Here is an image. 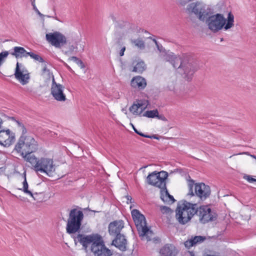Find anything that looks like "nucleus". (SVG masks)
<instances>
[{
  "label": "nucleus",
  "mask_w": 256,
  "mask_h": 256,
  "mask_svg": "<svg viewBox=\"0 0 256 256\" xmlns=\"http://www.w3.org/2000/svg\"><path fill=\"white\" fill-rule=\"evenodd\" d=\"M74 240L75 242L80 243L86 250L89 247L94 256H111L112 254V252L105 246L102 236L99 234H78Z\"/></svg>",
  "instance_id": "obj_1"
},
{
  "label": "nucleus",
  "mask_w": 256,
  "mask_h": 256,
  "mask_svg": "<svg viewBox=\"0 0 256 256\" xmlns=\"http://www.w3.org/2000/svg\"><path fill=\"white\" fill-rule=\"evenodd\" d=\"M162 57L166 62H170L178 72L184 76L188 80H190L196 68L189 61V58L186 54L176 56L172 52L166 51Z\"/></svg>",
  "instance_id": "obj_2"
},
{
  "label": "nucleus",
  "mask_w": 256,
  "mask_h": 256,
  "mask_svg": "<svg viewBox=\"0 0 256 256\" xmlns=\"http://www.w3.org/2000/svg\"><path fill=\"white\" fill-rule=\"evenodd\" d=\"M16 123L22 131V134L16 144L14 150L27 162L28 156H34L32 153L37 150L38 143L32 136L26 135V129L22 123L19 121H16Z\"/></svg>",
  "instance_id": "obj_3"
},
{
  "label": "nucleus",
  "mask_w": 256,
  "mask_h": 256,
  "mask_svg": "<svg viewBox=\"0 0 256 256\" xmlns=\"http://www.w3.org/2000/svg\"><path fill=\"white\" fill-rule=\"evenodd\" d=\"M206 21L208 28L213 32H217L224 28L227 30L234 26V16L230 12L227 18L220 14H216L212 16H209Z\"/></svg>",
  "instance_id": "obj_4"
},
{
  "label": "nucleus",
  "mask_w": 256,
  "mask_h": 256,
  "mask_svg": "<svg viewBox=\"0 0 256 256\" xmlns=\"http://www.w3.org/2000/svg\"><path fill=\"white\" fill-rule=\"evenodd\" d=\"M32 165V169L36 172L45 174L50 176L56 170V166L52 158L42 157L38 158L34 155L28 158V161Z\"/></svg>",
  "instance_id": "obj_5"
},
{
  "label": "nucleus",
  "mask_w": 256,
  "mask_h": 256,
  "mask_svg": "<svg viewBox=\"0 0 256 256\" xmlns=\"http://www.w3.org/2000/svg\"><path fill=\"white\" fill-rule=\"evenodd\" d=\"M196 204L187 201L179 203L176 210V218L181 224H185L189 222L196 213Z\"/></svg>",
  "instance_id": "obj_6"
},
{
  "label": "nucleus",
  "mask_w": 256,
  "mask_h": 256,
  "mask_svg": "<svg viewBox=\"0 0 256 256\" xmlns=\"http://www.w3.org/2000/svg\"><path fill=\"white\" fill-rule=\"evenodd\" d=\"M186 12L190 15H194L202 22H204L213 13L212 9L209 5L200 1L188 4Z\"/></svg>",
  "instance_id": "obj_7"
},
{
  "label": "nucleus",
  "mask_w": 256,
  "mask_h": 256,
  "mask_svg": "<svg viewBox=\"0 0 256 256\" xmlns=\"http://www.w3.org/2000/svg\"><path fill=\"white\" fill-rule=\"evenodd\" d=\"M132 216L142 240H146L147 241L150 240L153 232L146 226L144 216L136 209L132 211Z\"/></svg>",
  "instance_id": "obj_8"
},
{
  "label": "nucleus",
  "mask_w": 256,
  "mask_h": 256,
  "mask_svg": "<svg viewBox=\"0 0 256 256\" xmlns=\"http://www.w3.org/2000/svg\"><path fill=\"white\" fill-rule=\"evenodd\" d=\"M84 214L80 210L73 208L70 210L68 218L66 230L69 234L78 232L81 227Z\"/></svg>",
  "instance_id": "obj_9"
},
{
  "label": "nucleus",
  "mask_w": 256,
  "mask_h": 256,
  "mask_svg": "<svg viewBox=\"0 0 256 256\" xmlns=\"http://www.w3.org/2000/svg\"><path fill=\"white\" fill-rule=\"evenodd\" d=\"M189 192L188 195L194 196V194L201 200H206L209 196L210 194V190L209 186L204 183L194 184V182L189 184Z\"/></svg>",
  "instance_id": "obj_10"
},
{
  "label": "nucleus",
  "mask_w": 256,
  "mask_h": 256,
  "mask_svg": "<svg viewBox=\"0 0 256 256\" xmlns=\"http://www.w3.org/2000/svg\"><path fill=\"white\" fill-rule=\"evenodd\" d=\"M168 173L164 171L157 172L154 171L150 174L146 178V182L150 185L162 188L166 185V180Z\"/></svg>",
  "instance_id": "obj_11"
},
{
  "label": "nucleus",
  "mask_w": 256,
  "mask_h": 256,
  "mask_svg": "<svg viewBox=\"0 0 256 256\" xmlns=\"http://www.w3.org/2000/svg\"><path fill=\"white\" fill-rule=\"evenodd\" d=\"M64 90V87L62 84L56 82L54 75H52L50 94L54 99L58 102H64L66 98Z\"/></svg>",
  "instance_id": "obj_12"
},
{
  "label": "nucleus",
  "mask_w": 256,
  "mask_h": 256,
  "mask_svg": "<svg viewBox=\"0 0 256 256\" xmlns=\"http://www.w3.org/2000/svg\"><path fill=\"white\" fill-rule=\"evenodd\" d=\"M196 214L199 216L200 222L205 224L210 221H212L216 218L214 214L212 212L211 209L208 206H200L198 208L196 204Z\"/></svg>",
  "instance_id": "obj_13"
},
{
  "label": "nucleus",
  "mask_w": 256,
  "mask_h": 256,
  "mask_svg": "<svg viewBox=\"0 0 256 256\" xmlns=\"http://www.w3.org/2000/svg\"><path fill=\"white\" fill-rule=\"evenodd\" d=\"M46 38L47 41L56 48H60L66 42L65 36L58 32L46 34Z\"/></svg>",
  "instance_id": "obj_14"
},
{
  "label": "nucleus",
  "mask_w": 256,
  "mask_h": 256,
  "mask_svg": "<svg viewBox=\"0 0 256 256\" xmlns=\"http://www.w3.org/2000/svg\"><path fill=\"white\" fill-rule=\"evenodd\" d=\"M16 78L22 84L25 85L28 83L30 76L28 70L18 62L16 63V66L14 72Z\"/></svg>",
  "instance_id": "obj_15"
},
{
  "label": "nucleus",
  "mask_w": 256,
  "mask_h": 256,
  "mask_svg": "<svg viewBox=\"0 0 256 256\" xmlns=\"http://www.w3.org/2000/svg\"><path fill=\"white\" fill-rule=\"evenodd\" d=\"M148 102V100H138L134 103L129 108L130 111L134 115L138 116L146 108Z\"/></svg>",
  "instance_id": "obj_16"
},
{
  "label": "nucleus",
  "mask_w": 256,
  "mask_h": 256,
  "mask_svg": "<svg viewBox=\"0 0 256 256\" xmlns=\"http://www.w3.org/2000/svg\"><path fill=\"white\" fill-rule=\"evenodd\" d=\"M124 226L122 220H116L111 222L108 226V232L110 235L116 236L118 234H121L120 231Z\"/></svg>",
  "instance_id": "obj_17"
},
{
  "label": "nucleus",
  "mask_w": 256,
  "mask_h": 256,
  "mask_svg": "<svg viewBox=\"0 0 256 256\" xmlns=\"http://www.w3.org/2000/svg\"><path fill=\"white\" fill-rule=\"evenodd\" d=\"M112 244L120 250L125 251L126 250L127 242L123 234H118L112 240Z\"/></svg>",
  "instance_id": "obj_18"
},
{
  "label": "nucleus",
  "mask_w": 256,
  "mask_h": 256,
  "mask_svg": "<svg viewBox=\"0 0 256 256\" xmlns=\"http://www.w3.org/2000/svg\"><path fill=\"white\" fill-rule=\"evenodd\" d=\"M178 252L175 246L170 244H166L160 250V256H175Z\"/></svg>",
  "instance_id": "obj_19"
},
{
  "label": "nucleus",
  "mask_w": 256,
  "mask_h": 256,
  "mask_svg": "<svg viewBox=\"0 0 256 256\" xmlns=\"http://www.w3.org/2000/svg\"><path fill=\"white\" fill-rule=\"evenodd\" d=\"M131 86L133 88L143 90L146 86V80L141 76H134L131 80Z\"/></svg>",
  "instance_id": "obj_20"
},
{
  "label": "nucleus",
  "mask_w": 256,
  "mask_h": 256,
  "mask_svg": "<svg viewBox=\"0 0 256 256\" xmlns=\"http://www.w3.org/2000/svg\"><path fill=\"white\" fill-rule=\"evenodd\" d=\"M205 240L206 237L204 236H192L190 239L184 242V246L186 248H190L196 244L202 243Z\"/></svg>",
  "instance_id": "obj_21"
},
{
  "label": "nucleus",
  "mask_w": 256,
  "mask_h": 256,
  "mask_svg": "<svg viewBox=\"0 0 256 256\" xmlns=\"http://www.w3.org/2000/svg\"><path fill=\"white\" fill-rule=\"evenodd\" d=\"M160 189V198L162 200L166 203L170 204H172L175 200L172 196H171L168 192L166 186L165 187Z\"/></svg>",
  "instance_id": "obj_22"
},
{
  "label": "nucleus",
  "mask_w": 256,
  "mask_h": 256,
  "mask_svg": "<svg viewBox=\"0 0 256 256\" xmlns=\"http://www.w3.org/2000/svg\"><path fill=\"white\" fill-rule=\"evenodd\" d=\"M26 50L21 46H15L13 48V51L10 52V54L15 56L16 58H27L28 56V53Z\"/></svg>",
  "instance_id": "obj_23"
},
{
  "label": "nucleus",
  "mask_w": 256,
  "mask_h": 256,
  "mask_svg": "<svg viewBox=\"0 0 256 256\" xmlns=\"http://www.w3.org/2000/svg\"><path fill=\"white\" fill-rule=\"evenodd\" d=\"M146 64L142 61L138 62L134 66L132 72L142 73L146 70Z\"/></svg>",
  "instance_id": "obj_24"
},
{
  "label": "nucleus",
  "mask_w": 256,
  "mask_h": 256,
  "mask_svg": "<svg viewBox=\"0 0 256 256\" xmlns=\"http://www.w3.org/2000/svg\"><path fill=\"white\" fill-rule=\"evenodd\" d=\"M23 184V187L21 189L25 194H26L30 196L31 197H32L34 200H35V198L34 196V194L32 193V192L30 190H28V184L27 182L26 179V176L24 174V180L22 182Z\"/></svg>",
  "instance_id": "obj_25"
},
{
  "label": "nucleus",
  "mask_w": 256,
  "mask_h": 256,
  "mask_svg": "<svg viewBox=\"0 0 256 256\" xmlns=\"http://www.w3.org/2000/svg\"><path fill=\"white\" fill-rule=\"evenodd\" d=\"M80 42H75V45H71L69 46V50H68L65 51L64 54L68 56L70 54H72L73 52H77L78 51V45Z\"/></svg>",
  "instance_id": "obj_26"
},
{
  "label": "nucleus",
  "mask_w": 256,
  "mask_h": 256,
  "mask_svg": "<svg viewBox=\"0 0 256 256\" xmlns=\"http://www.w3.org/2000/svg\"><path fill=\"white\" fill-rule=\"evenodd\" d=\"M158 112L156 109L150 110H147L144 113V116L149 118H156V116H158Z\"/></svg>",
  "instance_id": "obj_27"
},
{
  "label": "nucleus",
  "mask_w": 256,
  "mask_h": 256,
  "mask_svg": "<svg viewBox=\"0 0 256 256\" xmlns=\"http://www.w3.org/2000/svg\"><path fill=\"white\" fill-rule=\"evenodd\" d=\"M132 43L134 44V46L138 47L140 49H144L145 47L144 42L141 39L132 40H131Z\"/></svg>",
  "instance_id": "obj_28"
},
{
  "label": "nucleus",
  "mask_w": 256,
  "mask_h": 256,
  "mask_svg": "<svg viewBox=\"0 0 256 256\" xmlns=\"http://www.w3.org/2000/svg\"><path fill=\"white\" fill-rule=\"evenodd\" d=\"M69 60H72L76 62L81 68H84L85 66L84 62L76 56H72L68 58Z\"/></svg>",
  "instance_id": "obj_29"
},
{
  "label": "nucleus",
  "mask_w": 256,
  "mask_h": 256,
  "mask_svg": "<svg viewBox=\"0 0 256 256\" xmlns=\"http://www.w3.org/2000/svg\"><path fill=\"white\" fill-rule=\"evenodd\" d=\"M28 53H29V54H28V56H30L31 58L34 59V60L38 61L40 62H44V60L38 54H34L32 52H28Z\"/></svg>",
  "instance_id": "obj_30"
},
{
  "label": "nucleus",
  "mask_w": 256,
  "mask_h": 256,
  "mask_svg": "<svg viewBox=\"0 0 256 256\" xmlns=\"http://www.w3.org/2000/svg\"><path fill=\"white\" fill-rule=\"evenodd\" d=\"M154 42L156 44L158 50L160 52V56L162 57L166 52V50L163 48V46L161 44H159L156 40H154Z\"/></svg>",
  "instance_id": "obj_31"
},
{
  "label": "nucleus",
  "mask_w": 256,
  "mask_h": 256,
  "mask_svg": "<svg viewBox=\"0 0 256 256\" xmlns=\"http://www.w3.org/2000/svg\"><path fill=\"white\" fill-rule=\"evenodd\" d=\"M9 54L8 52L4 51L0 53V66L2 64Z\"/></svg>",
  "instance_id": "obj_32"
},
{
  "label": "nucleus",
  "mask_w": 256,
  "mask_h": 256,
  "mask_svg": "<svg viewBox=\"0 0 256 256\" xmlns=\"http://www.w3.org/2000/svg\"><path fill=\"white\" fill-rule=\"evenodd\" d=\"M243 178L250 183L256 184V179L253 178L250 175L245 174Z\"/></svg>",
  "instance_id": "obj_33"
},
{
  "label": "nucleus",
  "mask_w": 256,
  "mask_h": 256,
  "mask_svg": "<svg viewBox=\"0 0 256 256\" xmlns=\"http://www.w3.org/2000/svg\"><path fill=\"white\" fill-rule=\"evenodd\" d=\"M44 64H42V72L43 74H48V75H53L52 74H50V70L47 68L46 64L45 62H43Z\"/></svg>",
  "instance_id": "obj_34"
},
{
  "label": "nucleus",
  "mask_w": 256,
  "mask_h": 256,
  "mask_svg": "<svg viewBox=\"0 0 256 256\" xmlns=\"http://www.w3.org/2000/svg\"><path fill=\"white\" fill-rule=\"evenodd\" d=\"M125 26H126L128 28L130 29L132 32H135V28H137V26L134 24H130L128 22L125 23Z\"/></svg>",
  "instance_id": "obj_35"
},
{
  "label": "nucleus",
  "mask_w": 256,
  "mask_h": 256,
  "mask_svg": "<svg viewBox=\"0 0 256 256\" xmlns=\"http://www.w3.org/2000/svg\"><path fill=\"white\" fill-rule=\"evenodd\" d=\"M34 10L36 12V13L40 17H42L44 16V15L40 12L38 10L37 8L36 4H35V0H33L32 2V4Z\"/></svg>",
  "instance_id": "obj_36"
},
{
  "label": "nucleus",
  "mask_w": 256,
  "mask_h": 256,
  "mask_svg": "<svg viewBox=\"0 0 256 256\" xmlns=\"http://www.w3.org/2000/svg\"><path fill=\"white\" fill-rule=\"evenodd\" d=\"M160 210L162 212L168 213L170 212V208L166 206H162L160 207Z\"/></svg>",
  "instance_id": "obj_37"
},
{
  "label": "nucleus",
  "mask_w": 256,
  "mask_h": 256,
  "mask_svg": "<svg viewBox=\"0 0 256 256\" xmlns=\"http://www.w3.org/2000/svg\"><path fill=\"white\" fill-rule=\"evenodd\" d=\"M132 128H133V129H134V132L136 134H138V135L144 137V134L138 131V130L134 126L133 124H132Z\"/></svg>",
  "instance_id": "obj_38"
},
{
  "label": "nucleus",
  "mask_w": 256,
  "mask_h": 256,
  "mask_svg": "<svg viewBox=\"0 0 256 256\" xmlns=\"http://www.w3.org/2000/svg\"><path fill=\"white\" fill-rule=\"evenodd\" d=\"M156 118H158V120H162L163 121H166V117L161 114V115H159V114H158V116H156Z\"/></svg>",
  "instance_id": "obj_39"
},
{
  "label": "nucleus",
  "mask_w": 256,
  "mask_h": 256,
  "mask_svg": "<svg viewBox=\"0 0 256 256\" xmlns=\"http://www.w3.org/2000/svg\"><path fill=\"white\" fill-rule=\"evenodd\" d=\"M144 137L150 138L158 139V138L156 137V135L150 136L144 134Z\"/></svg>",
  "instance_id": "obj_40"
},
{
  "label": "nucleus",
  "mask_w": 256,
  "mask_h": 256,
  "mask_svg": "<svg viewBox=\"0 0 256 256\" xmlns=\"http://www.w3.org/2000/svg\"><path fill=\"white\" fill-rule=\"evenodd\" d=\"M125 50H126V47L125 46H124V47H122L121 48V50H120V53H119L120 56H124V52Z\"/></svg>",
  "instance_id": "obj_41"
},
{
  "label": "nucleus",
  "mask_w": 256,
  "mask_h": 256,
  "mask_svg": "<svg viewBox=\"0 0 256 256\" xmlns=\"http://www.w3.org/2000/svg\"><path fill=\"white\" fill-rule=\"evenodd\" d=\"M243 154H246L250 156L251 158L256 160V156H255L254 154H249L248 152H244Z\"/></svg>",
  "instance_id": "obj_42"
},
{
  "label": "nucleus",
  "mask_w": 256,
  "mask_h": 256,
  "mask_svg": "<svg viewBox=\"0 0 256 256\" xmlns=\"http://www.w3.org/2000/svg\"><path fill=\"white\" fill-rule=\"evenodd\" d=\"M46 17L48 18H54V20H58V21H60V22L59 19L56 16H46Z\"/></svg>",
  "instance_id": "obj_43"
},
{
  "label": "nucleus",
  "mask_w": 256,
  "mask_h": 256,
  "mask_svg": "<svg viewBox=\"0 0 256 256\" xmlns=\"http://www.w3.org/2000/svg\"><path fill=\"white\" fill-rule=\"evenodd\" d=\"M126 199L128 201H130V202H132V198L130 196H126Z\"/></svg>",
  "instance_id": "obj_44"
},
{
  "label": "nucleus",
  "mask_w": 256,
  "mask_h": 256,
  "mask_svg": "<svg viewBox=\"0 0 256 256\" xmlns=\"http://www.w3.org/2000/svg\"><path fill=\"white\" fill-rule=\"evenodd\" d=\"M2 124V120L1 118H0V125Z\"/></svg>",
  "instance_id": "obj_45"
},
{
  "label": "nucleus",
  "mask_w": 256,
  "mask_h": 256,
  "mask_svg": "<svg viewBox=\"0 0 256 256\" xmlns=\"http://www.w3.org/2000/svg\"><path fill=\"white\" fill-rule=\"evenodd\" d=\"M80 48L82 50H84V46H80Z\"/></svg>",
  "instance_id": "obj_46"
},
{
  "label": "nucleus",
  "mask_w": 256,
  "mask_h": 256,
  "mask_svg": "<svg viewBox=\"0 0 256 256\" xmlns=\"http://www.w3.org/2000/svg\"><path fill=\"white\" fill-rule=\"evenodd\" d=\"M31 2H32L33 1V0H30Z\"/></svg>",
  "instance_id": "obj_47"
},
{
  "label": "nucleus",
  "mask_w": 256,
  "mask_h": 256,
  "mask_svg": "<svg viewBox=\"0 0 256 256\" xmlns=\"http://www.w3.org/2000/svg\"><path fill=\"white\" fill-rule=\"evenodd\" d=\"M192 256H194V254H193V255H192Z\"/></svg>",
  "instance_id": "obj_48"
}]
</instances>
